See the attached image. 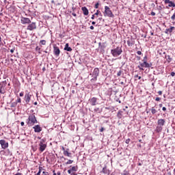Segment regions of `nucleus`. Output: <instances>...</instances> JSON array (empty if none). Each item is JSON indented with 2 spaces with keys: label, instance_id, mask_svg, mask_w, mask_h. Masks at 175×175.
Listing matches in <instances>:
<instances>
[{
  "label": "nucleus",
  "instance_id": "nucleus-33",
  "mask_svg": "<svg viewBox=\"0 0 175 175\" xmlns=\"http://www.w3.org/2000/svg\"><path fill=\"white\" fill-rule=\"evenodd\" d=\"M71 172H76V167H72L71 169H70Z\"/></svg>",
  "mask_w": 175,
  "mask_h": 175
},
{
  "label": "nucleus",
  "instance_id": "nucleus-50",
  "mask_svg": "<svg viewBox=\"0 0 175 175\" xmlns=\"http://www.w3.org/2000/svg\"><path fill=\"white\" fill-rule=\"evenodd\" d=\"M150 14H151V16H155V12H152L150 13Z\"/></svg>",
  "mask_w": 175,
  "mask_h": 175
},
{
  "label": "nucleus",
  "instance_id": "nucleus-10",
  "mask_svg": "<svg viewBox=\"0 0 175 175\" xmlns=\"http://www.w3.org/2000/svg\"><path fill=\"white\" fill-rule=\"evenodd\" d=\"M0 144L1 146V148H3V150L9 147V143L6 142V141H5L4 139L0 140Z\"/></svg>",
  "mask_w": 175,
  "mask_h": 175
},
{
  "label": "nucleus",
  "instance_id": "nucleus-53",
  "mask_svg": "<svg viewBox=\"0 0 175 175\" xmlns=\"http://www.w3.org/2000/svg\"><path fill=\"white\" fill-rule=\"evenodd\" d=\"M95 17H96V16L94 14H93L92 16V19L94 20V18H95Z\"/></svg>",
  "mask_w": 175,
  "mask_h": 175
},
{
  "label": "nucleus",
  "instance_id": "nucleus-17",
  "mask_svg": "<svg viewBox=\"0 0 175 175\" xmlns=\"http://www.w3.org/2000/svg\"><path fill=\"white\" fill-rule=\"evenodd\" d=\"M127 44L129 47H132L135 44V40L133 38H130L127 40Z\"/></svg>",
  "mask_w": 175,
  "mask_h": 175
},
{
  "label": "nucleus",
  "instance_id": "nucleus-37",
  "mask_svg": "<svg viewBox=\"0 0 175 175\" xmlns=\"http://www.w3.org/2000/svg\"><path fill=\"white\" fill-rule=\"evenodd\" d=\"M43 170V167H39V170L38 172H40V173H42V171Z\"/></svg>",
  "mask_w": 175,
  "mask_h": 175
},
{
  "label": "nucleus",
  "instance_id": "nucleus-54",
  "mask_svg": "<svg viewBox=\"0 0 175 175\" xmlns=\"http://www.w3.org/2000/svg\"><path fill=\"white\" fill-rule=\"evenodd\" d=\"M10 53H12L13 54L14 53V49H11Z\"/></svg>",
  "mask_w": 175,
  "mask_h": 175
},
{
  "label": "nucleus",
  "instance_id": "nucleus-39",
  "mask_svg": "<svg viewBox=\"0 0 175 175\" xmlns=\"http://www.w3.org/2000/svg\"><path fill=\"white\" fill-rule=\"evenodd\" d=\"M136 77L138 78V80H140V79H142V77H139L138 75H135V79H136Z\"/></svg>",
  "mask_w": 175,
  "mask_h": 175
},
{
  "label": "nucleus",
  "instance_id": "nucleus-42",
  "mask_svg": "<svg viewBox=\"0 0 175 175\" xmlns=\"http://www.w3.org/2000/svg\"><path fill=\"white\" fill-rule=\"evenodd\" d=\"M68 174H71V175L73 174L72 173V170H68Z\"/></svg>",
  "mask_w": 175,
  "mask_h": 175
},
{
  "label": "nucleus",
  "instance_id": "nucleus-46",
  "mask_svg": "<svg viewBox=\"0 0 175 175\" xmlns=\"http://www.w3.org/2000/svg\"><path fill=\"white\" fill-rule=\"evenodd\" d=\"M36 51H40V48H39V46H36Z\"/></svg>",
  "mask_w": 175,
  "mask_h": 175
},
{
  "label": "nucleus",
  "instance_id": "nucleus-9",
  "mask_svg": "<svg viewBox=\"0 0 175 175\" xmlns=\"http://www.w3.org/2000/svg\"><path fill=\"white\" fill-rule=\"evenodd\" d=\"M32 97V94L30 92H27L25 95V101L26 103H29L31 102V98Z\"/></svg>",
  "mask_w": 175,
  "mask_h": 175
},
{
  "label": "nucleus",
  "instance_id": "nucleus-19",
  "mask_svg": "<svg viewBox=\"0 0 175 175\" xmlns=\"http://www.w3.org/2000/svg\"><path fill=\"white\" fill-rule=\"evenodd\" d=\"M81 10L85 16H88V9L85 7H82Z\"/></svg>",
  "mask_w": 175,
  "mask_h": 175
},
{
  "label": "nucleus",
  "instance_id": "nucleus-3",
  "mask_svg": "<svg viewBox=\"0 0 175 175\" xmlns=\"http://www.w3.org/2000/svg\"><path fill=\"white\" fill-rule=\"evenodd\" d=\"M111 54H112L113 57H118V55L122 54V49L121 47L118 46L117 48L111 50Z\"/></svg>",
  "mask_w": 175,
  "mask_h": 175
},
{
  "label": "nucleus",
  "instance_id": "nucleus-61",
  "mask_svg": "<svg viewBox=\"0 0 175 175\" xmlns=\"http://www.w3.org/2000/svg\"><path fill=\"white\" fill-rule=\"evenodd\" d=\"M139 70H144V68L143 67L139 68Z\"/></svg>",
  "mask_w": 175,
  "mask_h": 175
},
{
  "label": "nucleus",
  "instance_id": "nucleus-36",
  "mask_svg": "<svg viewBox=\"0 0 175 175\" xmlns=\"http://www.w3.org/2000/svg\"><path fill=\"white\" fill-rule=\"evenodd\" d=\"M162 9H163V8H162V5H159V6L158 7V10H159V12H161V10H162Z\"/></svg>",
  "mask_w": 175,
  "mask_h": 175
},
{
  "label": "nucleus",
  "instance_id": "nucleus-20",
  "mask_svg": "<svg viewBox=\"0 0 175 175\" xmlns=\"http://www.w3.org/2000/svg\"><path fill=\"white\" fill-rule=\"evenodd\" d=\"M64 155H65V157H69L70 158H72V153L68 152V150H64Z\"/></svg>",
  "mask_w": 175,
  "mask_h": 175
},
{
  "label": "nucleus",
  "instance_id": "nucleus-44",
  "mask_svg": "<svg viewBox=\"0 0 175 175\" xmlns=\"http://www.w3.org/2000/svg\"><path fill=\"white\" fill-rule=\"evenodd\" d=\"M171 76H172V77H174V76H175V72H171Z\"/></svg>",
  "mask_w": 175,
  "mask_h": 175
},
{
  "label": "nucleus",
  "instance_id": "nucleus-11",
  "mask_svg": "<svg viewBox=\"0 0 175 175\" xmlns=\"http://www.w3.org/2000/svg\"><path fill=\"white\" fill-rule=\"evenodd\" d=\"M53 53L56 57H59V54L61 53V51L59 48L57 46H53Z\"/></svg>",
  "mask_w": 175,
  "mask_h": 175
},
{
  "label": "nucleus",
  "instance_id": "nucleus-48",
  "mask_svg": "<svg viewBox=\"0 0 175 175\" xmlns=\"http://www.w3.org/2000/svg\"><path fill=\"white\" fill-rule=\"evenodd\" d=\"M103 131H105V128L101 127V129H100V132H103Z\"/></svg>",
  "mask_w": 175,
  "mask_h": 175
},
{
  "label": "nucleus",
  "instance_id": "nucleus-6",
  "mask_svg": "<svg viewBox=\"0 0 175 175\" xmlns=\"http://www.w3.org/2000/svg\"><path fill=\"white\" fill-rule=\"evenodd\" d=\"M93 78L91 79V81H96L98 76H99V68H96L94 69L92 74H90Z\"/></svg>",
  "mask_w": 175,
  "mask_h": 175
},
{
  "label": "nucleus",
  "instance_id": "nucleus-35",
  "mask_svg": "<svg viewBox=\"0 0 175 175\" xmlns=\"http://www.w3.org/2000/svg\"><path fill=\"white\" fill-rule=\"evenodd\" d=\"M95 9H98L99 8V3H96L94 6Z\"/></svg>",
  "mask_w": 175,
  "mask_h": 175
},
{
  "label": "nucleus",
  "instance_id": "nucleus-23",
  "mask_svg": "<svg viewBox=\"0 0 175 175\" xmlns=\"http://www.w3.org/2000/svg\"><path fill=\"white\" fill-rule=\"evenodd\" d=\"M165 59L167 60V62H172V57H170V55H165Z\"/></svg>",
  "mask_w": 175,
  "mask_h": 175
},
{
  "label": "nucleus",
  "instance_id": "nucleus-31",
  "mask_svg": "<svg viewBox=\"0 0 175 175\" xmlns=\"http://www.w3.org/2000/svg\"><path fill=\"white\" fill-rule=\"evenodd\" d=\"M15 103H16V104L17 103H21V98H18Z\"/></svg>",
  "mask_w": 175,
  "mask_h": 175
},
{
  "label": "nucleus",
  "instance_id": "nucleus-49",
  "mask_svg": "<svg viewBox=\"0 0 175 175\" xmlns=\"http://www.w3.org/2000/svg\"><path fill=\"white\" fill-rule=\"evenodd\" d=\"M19 96H24V93H23V92H21V93L19 94Z\"/></svg>",
  "mask_w": 175,
  "mask_h": 175
},
{
  "label": "nucleus",
  "instance_id": "nucleus-4",
  "mask_svg": "<svg viewBox=\"0 0 175 175\" xmlns=\"http://www.w3.org/2000/svg\"><path fill=\"white\" fill-rule=\"evenodd\" d=\"M39 146V150L41 152H43V151H44V150H46V148H47V144H46V139H42L40 141Z\"/></svg>",
  "mask_w": 175,
  "mask_h": 175
},
{
  "label": "nucleus",
  "instance_id": "nucleus-15",
  "mask_svg": "<svg viewBox=\"0 0 175 175\" xmlns=\"http://www.w3.org/2000/svg\"><path fill=\"white\" fill-rule=\"evenodd\" d=\"M139 65L142 68H151V65L147 63L146 60H144L143 63H139Z\"/></svg>",
  "mask_w": 175,
  "mask_h": 175
},
{
  "label": "nucleus",
  "instance_id": "nucleus-14",
  "mask_svg": "<svg viewBox=\"0 0 175 175\" xmlns=\"http://www.w3.org/2000/svg\"><path fill=\"white\" fill-rule=\"evenodd\" d=\"M33 129H34L36 133H40V132H42V127H40V125L39 124L34 126Z\"/></svg>",
  "mask_w": 175,
  "mask_h": 175
},
{
  "label": "nucleus",
  "instance_id": "nucleus-30",
  "mask_svg": "<svg viewBox=\"0 0 175 175\" xmlns=\"http://www.w3.org/2000/svg\"><path fill=\"white\" fill-rule=\"evenodd\" d=\"M100 13V11L97 10L95 14H94L96 17H98V16H99V14Z\"/></svg>",
  "mask_w": 175,
  "mask_h": 175
},
{
  "label": "nucleus",
  "instance_id": "nucleus-52",
  "mask_svg": "<svg viewBox=\"0 0 175 175\" xmlns=\"http://www.w3.org/2000/svg\"><path fill=\"white\" fill-rule=\"evenodd\" d=\"M158 94H159V95H162V91H159Z\"/></svg>",
  "mask_w": 175,
  "mask_h": 175
},
{
  "label": "nucleus",
  "instance_id": "nucleus-5",
  "mask_svg": "<svg viewBox=\"0 0 175 175\" xmlns=\"http://www.w3.org/2000/svg\"><path fill=\"white\" fill-rule=\"evenodd\" d=\"M103 14L105 17H114V14H113V12L110 10V8H109V6L105 7Z\"/></svg>",
  "mask_w": 175,
  "mask_h": 175
},
{
  "label": "nucleus",
  "instance_id": "nucleus-8",
  "mask_svg": "<svg viewBox=\"0 0 175 175\" xmlns=\"http://www.w3.org/2000/svg\"><path fill=\"white\" fill-rule=\"evenodd\" d=\"M164 3H165V5L168 4V5L166 6V9H169V8H175L174 1H172L170 0H165Z\"/></svg>",
  "mask_w": 175,
  "mask_h": 175
},
{
  "label": "nucleus",
  "instance_id": "nucleus-24",
  "mask_svg": "<svg viewBox=\"0 0 175 175\" xmlns=\"http://www.w3.org/2000/svg\"><path fill=\"white\" fill-rule=\"evenodd\" d=\"M150 111H151L152 114H155L157 112V109H155V107H152Z\"/></svg>",
  "mask_w": 175,
  "mask_h": 175
},
{
  "label": "nucleus",
  "instance_id": "nucleus-38",
  "mask_svg": "<svg viewBox=\"0 0 175 175\" xmlns=\"http://www.w3.org/2000/svg\"><path fill=\"white\" fill-rule=\"evenodd\" d=\"M129 142H131V139H126V144H129Z\"/></svg>",
  "mask_w": 175,
  "mask_h": 175
},
{
  "label": "nucleus",
  "instance_id": "nucleus-22",
  "mask_svg": "<svg viewBox=\"0 0 175 175\" xmlns=\"http://www.w3.org/2000/svg\"><path fill=\"white\" fill-rule=\"evenodd\" d=\"M64 50L66 51H72V48L69 47V44H66Z\"/></svg>",
  "mask_w": 175,
  "mask_h": 175
},
{
  "label": "nucleus",
  "instance_id": "nucleus-45",
  "mask_svg": "<svg viewBox=\"0 0 175 175\" xmlns=\"http://www.w3.org/2000/svg\"><path fill=\"white\" fill-rule=\"evenodd\" d=\"M122 175H129V172H124V173H123V174H122Z\"/></svg>",
  "mask_w": 175,
  "mask_h": 175
},
{
  "label": "nucleus",
  "instance_id": "nucleus-57",
  "mask_svg": "<svg viewBox=\"0 0 175 175\" xmlns=\"http://www.w3.org/2000/svg\"><path fill=\"white\" fill-rule=\"evenodd\" d=\"M98 16H99L100 17H102V16H103V15H102V12H100V13L98 14Z\"/></svg>",
  "mask_w": 175,
  "mask_h": 175
},
{
  "label": "nucleus",
  "instance_id": "nucleus-55",
  "mask_svg": "<svg viewBox=\"0 0 175 175\" xmlns=\"http://www.w3.org/2000/svg\"><path fill=\"white\" fill-rule=\"evenodd\" d=\"M62 151H64V152H65L66 150H65V148L64 146H62Z\"/></svg>",
  "mask_w": 175,
  "mask_h": 175
},
{
  "label": "nucleus",
  "instance_id": "nucleus-60",
  "mask_svg": "<svg viewBox=\"0 0 175 175\" xmlns=\"http://www.w3.org/2000/svg\"><path fill=\"white\" fill-rule=\"evenodd\" d=\"M72 15L74 16V17H76L77 16L76 13H72Z\"/></svg>",
  "mask_w": 175,
  "mask_h": 175
},
{
  "label": "nucleus",
  "instance_id": "nucleus-25",
  "mask_svg": "<svg viewBox=\"0 0 175 175\" xmlns=\"http://www.w3.org/2000/svg\"><path fill=\"white\" fill-rule=\"evenodd\" d=\"M102 172L104 173V174H107V167H104L102 170Z\"/></svg>",
  "mask_w": 175,
  "mask_h": 175
},
{
  "label": "nucleus",
  "instance_id": "nucleus-64",
  "mask_svg": "<svg viewBox=\"0 0 175 175\" xmlns=\"http://www.w3.org/2000/svg\"><path fill=\"white\" fill-rule=\"evenodd\" d=\"M90 29H94V26H90Z\"/></svg>",
  "mask_w": 175,
  "mask_h": 175
},
{
  "label": "nucleus",
  "instance_id": "nucleus-40",
  "mask_svg": "<svg viewBox=\"0 0 175 175\" xmlns=\"http://www.w3.org/2000/svg\"><path fill=\"white\" fill-rule=\"evenodd\" d=\"M42 175H49V173L47 172H42Z\"/></svg>",
  "mask_w": 175,
  "mask_h": 175
},
{
  "label": "nucleus",
  "instance_id": "nucleus-29",
  "mask_svg": "<svg viewBox=\"0 0 175 175\" xmlns=\"http://www.w3.org/2000/svg\"><path fill=\"white\" fill-rule=\"evenodd\" d=\"M171 20H172V21H175V12L173 14V15L171 16Z\"/></svg>",
  "mask_w": 175,
  "mask_h": 175
},
{
  "label": "nucleus",
  "instance_id": "nucleus-2",
  "mask_svg": "<svg viewBox=\"0 0 175 175\" xmlns=\"http://www.w3.org/2000/svg\"><path fill=\"white\" fill-rule=\"evenodd\" d=\"M165 122L166 121L165 119H159L157 121V126L156 127L155 131L157 133H159V132H162V129H163V126L165 125Z\"/></svg>",
  "mask_w": 175,
  "mask_h": 175
},
{
  "label": "nucleus",
  "instance_id": "nucleus-13",
  "mask_svg": "<svg viewBox=\"0 0 175 175\" xmlns=\"http://www.w3.org/2000/svg\"><path fill=\"white\" fill-rule=\"evenodd\" d=\"M21 21V24H31V20L28 18L22 17Z\"/></svg>",
  "mask_w": 175,
  "mask_h": 175
},
{
  "label": "nucleus",
  "instance_id": "nucleus-58",
  "mask_svg": "<svg viewBox=\"0 0 175 175\" xmlns=\"http://www.w3.org/2000/svg\"><path fill=\"white\" fill-rule=\"evenodd\" d=\"M56 174L57 175H61V172H57Z\"/></svg>",
  "mask_w": 175,
  "mask_h": 175
},
{
  "label": "nucleus",
  "instance_id": "nucleus-43",
  "mask_svg": "<svg viewBox=\"0 0 175 175\" xmlns=\"http://www.w3.org/2000/svg\"><path fill=\"white\" fill-rule=\"evenodd\" d=\"M137 54H138V55H142V51H137Z\"/></svg>",
  "mask_w": 175,
  "mask_h": 175
},
{
  "label": "nucleus",
  "instance_id": "nucleus-18",
  "mask_svg": "<svg viewBox=\"0 0 175 175\" xmlns=\"http://www.w3.org/2000/svg\"><path fill=\"white\" fill-rule=\"evenodd\" d=\"M174 29H175V27L173 26L169 29H166L165 33H172L173 32V31H174Z\"/></svg>",
  "mask_w": 175,
  "mask_h": 175
},
{
  "label": "nucleus",
  "instance_id": "nucleus-56",
  "mask_svg": "<svg viewBox=\"0 0 175 175\" xmlns=\"http://www.w3.org/2000/svg\"><path fill=\"white\" fill-rule=\"evenodd\" d=\"M21 126H24V122H21Z\"/></svg>",
  "mask_w": 175,
  "mask_h": 175
},
{
  "label": "nucleus",
  "instance_id": "nucleus-62",
  "mask_svg": "<svg viewBox=\"0 0 175 175\" xmlns=\"http://www.w3.org/2000/svg\"><path fill=\"white\" fill-rule=\"evenodd\" d=\"M40 173L41 172L38 171V172L36 174H35V175H40Z\"/></svg>",
  "mask_w": 175,
  "mask_h": 175
},
{
  "label": "nucleus",
  "instance_id": "nucleus-7",
  "mask_svg": "<svg viewBox=\"0 0 175 175\" xmlns=\"http://www.w3.org/2000/svg\"><path fill=\"white\" fill-rule=\"evenodd\" d=\"M6 81L0 83V94H5L6 92Z\"/></svg>",
  "mask_w": 175,
  "mask_h": 175
},
{
  "label": "nucleus",
  "instance_id": "nucleus-34",
  "mask_svg": "<svg viewBox=\"0 0 175 175\" xmlns=\"http://www.w3.org/2000/svg\"><path fill=\"white\" fill-rule=\"evenodd\" d=\"M94 111H96L97 113H100V109L99 108L94 109Z\"/></svg>",
  "mask_w": 175,
  "mask_h": 175
},
{
  "label": "nucleus",
  "instance_id": "nucleus-27",
  "mask_svg": "<svg viewBox=\"0 0 175 175\" xmlns=\"http://www.w3.org/2000/svg\"><path fill=\"white\" fill-rule=\"evenodd\" d=\"M72 163H73V160H68L66 164V165H72Z\"/></svg>",
  "mask_w": 175,
  "mask_h": 175
},
{
  "label": "nucleus",
  "instance_id": "nucleus-21",
  "mask_svg": "<svg viewBox=\"0 0 175 175\" xmlns=\"http://www.w3.org/2000/svg\"><path fill=\"white\" fill-rule=\"evenodd\" d=\"M117 117L119 118V120H121L122 118V111H119L117 113Z\"/></svg>",
  "mask_w": 175,
  "mask_h": 175
},
{
  "label": "nucleus",
  "instance_id": "nucleus-51",
  "mask_svg": "<svg viewBox=\"0 0 175 175\" xmlns=\"http://www.w3.org/2000/svg\"><path fill=\"white\" fill-rule=\"evenodd\" d=\"M162 110H163V111H166V107H163L162 108Z\"/></svg>",
  "mask_w": 175,
  "mask_h": 175
},
{
  "label": "nucleus",
  "instance_id": "nucleus-16",
  "mask_svg": "<svg viewBox=\"0 0 175 175\" xmlns=\"http://www.w3.org/2000/svg\"><path fill=\"white\" fill-rule=\"evenodd\" d=\"M89 100H90V105H92V106H95L97 103L98 98L93 97L91 99H90Z\"/></svg>",
  "mask_w": 175,
  "mask_h": 175
},
{
  "label": "nucleus",
  "instance_id": "nucleus-41",
  "mask_svg": "<svg viewBox=\"0 0 175 175\" xmlns=\"http://www.w3.org/2000/svg\"><path fill=\"white\" fill-rule=\"evenodd\" d=\"M155 100H156L157 102H159V100H161V98L157 97V98H155Z\"/></svg>",
  "mask_w": 175,
  "mask_h": 175
},
{
  "label": "nucleus",
  "instance_id": "nucleus-28",
  "mask_svg": "<svg viewBox=\"0 0 175 175\" xmlns=\"http://www.w3.org/2000/svg\"><path fill=\"white\" fill-rule=\"evenodd\" d=\"M17 106V103L14 102L11 104V107H16Z\"/></svg>",
  "mask_w": 175,
  "mask_h": 175
},
{
  "label": "nucleus",
  "instance_id": "nucleus-26",
  "mask_svg": "<svg viewBox=\"0 0 175 175\" xmlns=\"http://www.w3.org/2000/svg\"><path fill=\"white\" fill-rule=\"evenodd\" d=\"M40 43L41 44H42V46H45V44H46V40H42L40 41Z\"/></svg>",
  "mask_w": 175,
  "mask_h": 175
},
{
  "label": "nucleus",
  "instance_id": "nucleus-59",
  "mask_svg": "<svg viewBox=\"0 0 175 175\" xmlns=\"http://www.w3.org/2000/svg\"><path fill=\"white\" fill-rule=\"evenodd\" d=\"M53 175H57V173H55V170L53 171Z\"/></svg>",
  "mask_w": 175,
  "mask_h": 175
},
{
  "label": "nucleus",
  "instance_id": "nucleus-47",
  "mask_svg": "<svg viewBox=\"0 0 175 175\" xmlns=\"http://www.w3.org/2000/svg\"><path fill=\"white\" fill-rule=\"evenodd\" d=\"M0 46H2V38L0 36Z\"/></svg>",
  "mask_w": 175,
  "mask_h": 175
},
{
  "label": "nucleus",
  "instance_id": "nucleus-12",
  "mask_svg": "<svg viewBox=\"0 0 175 175\" xmlns=\"http://www.w3.org/2000/svg\"><path fill=\"white\" fill-rule=\"evenodd\" d=\"M27 29L29 31H33V29H36V23H31L27 26Z\"/></svg>",
  "mask_w": 175,
  "mask_h": 175
},
{
  "label": "nucleus",
  "instance_id": "nucleus-1",
  "mask_svg": "<svg viewBox=\"0 0 175 175\" xmlns=\"http://www.w3.org/2000/svg\"><path fill=\"white\" fill-rule=\"evenodd\" d=\"M27 124L28 126H33L35 124H38V120H36L35 115L31 114L29 116L28 119L27 120Z\"/></svg>",
  "mask_w": 175,
  "mask_h": 175
},
{
  "label": "nucleus",
  "instance_id": "nucleus-32",
  "mask_svg": "<svg viewBox=\"0 0 175 175\" xmlns=\"http://www.w3.org/2000/svg\"><path fill=\"white\" fill-rule=\"evenodd\" d=\"M122 74V70H119L117 73V76L120 77L121 76V75Z\"/></svg>",
  "mask_w": 175,
  "mask_h": 175
},
{
  "label": "nucleus",
  "instance_id": "nucleus-63",
  "mask_svg": "<svg viewBox=\"0 0 175 175\" xmlns=\"http://www.w3.org/2000/svg\"><path fill=\"white\" fill-rule=\"evenodd\" d=\"M98 20H99L100 21H102V17L100 16V17L98 18Z\"/></svg>",
  "mask_w": 175,
  "mask_h": 175
}]
</instances>
